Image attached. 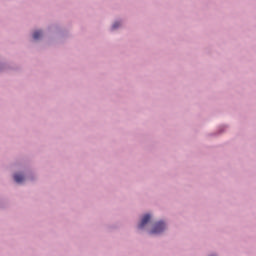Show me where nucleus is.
<instances>
[{
    "label": "nucleus",
    "mask_w": 256,
    "mask_h": 256,
    "mask_svg": "<svg viewBox=\"0 0 256 256\" xmlns=\"http://www.w3.org/2000/svg\"><path fill=\"white\" fill-rule=\"evenodd\" d=\"M163 231H165V224L163 222H158L154 225L150 233L159 234V233H163Z\"/></svg>",
    "instance_id": "nucleus-1"
},
{
    "label": "nucleus",
    "mask_w": 256,
    "mask_h": 256,
    "mask_svg": "<svg viewBox=\"0 0 256 256\" xmlns=\"http://www.w3.org/2000/svg\"><path fill=\"white\" fill-rule=\"evenodd\" d=\"M149 221H151V215H149V214L144 215L140 224L138 225V229H143L145 227V225H147V223H149Z\"/></svg>",
    "instance_id": "nucleus-2"
},
{
    "label": "nucleus",
    "mask_w": 256,
    "mask_h": 256,
    "mask_svg": "<svg viewBox=\"0 0 256 256\" xmlns=\"http://www.w3.org/2000/svg\"><path fill=\"white\" fill-rule=\"evenodd\" d=\"M14 181L16 183H23V181H25V176H23L22 174H15Z\"/></svg>",
    "instance_id": "nucleus-3"
},
{
    "label": "nucleus",
    "mask_w": 256,
    "mask_h": 256,
    "mask_svg": "<svg viewBox=\"0 0 256 256\" xmlns=\"http://www.w3.org/2000/svg\"><path fill=\"white\" fill-rule=\"evenodd\" d=\"M43 36V32H41V31H36V32H34V34H33V39H39L40 37H42Z\"/></svg>",
    "instance_id": "nucleus-4"
},
{
    "label": "nucleus",
    "mask_w": 256,
    "mask_h": 256,
    "mask_svg": "<svg viewBox=\"0 0 256 256\" xmlns=\"http://www.w3.org/2000/svg\"><path fill=\"white\" fill-rule=\"evenodd\" d=\"M119 25H121V23L119 22H115L112 26V29H117L119 27Z\"/></svg>",
    "instance_id": "nucleus-5"
}]
</instances>
